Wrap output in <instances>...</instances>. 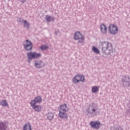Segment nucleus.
Wrapping results in <instances>:
<instances>
[{"label": "nucleus", "mask_w": 130, "mask_h": 130, "mask_svg": "<svg viewBox=\"0 0 130 130\" xmlns=\"http://www.w3.org/2000/svg\"><path fill=\"white\" fill-rule=\"evenodd\" d=\"M72 81L74 84H77L79 82H84L85 81V77L83 75L78 74L75 76Z\"/></svg>", "instance_id": "obj_4"}, {"label": "nucleus", "mask_w": 130, "mask_h": 130, "mask_svg": "<svg viewBox=\"0 0 130 130\" xmlns=\"http://www.w3.org/2000/svg\"><path fill=\"white\" fill-rule=\"evenodd\" d=\"M47 118H48V119H52V118H53V113H52V112H49L48 114L47 115Z\"/></svg>", "instance_id": "obj_19"}, {"label": "nucleus", "mask_w": 130, "mask_h": 130, "mask_svg": "<svg viewBox=\"0 0 130 130\" xmlns=\"http://www.w3.org/2000/svg\"><path fill=\"white\" fill-rule=\"evenodd\" d=\"M31 107H32L33 109L37 112H40V111H41V109H42V108L40 105H35L34 106H31Z\"/></svg>", "instance_id": "obj_14"}, {"label": "nucleus", "mask_w": 130, "mask_h": 130, "mask_svg": "<svg viewBox=\"0 0 130 130\" xmlns=\"http://www.w3.org/2000/svg\"><path fill=\"white\" fill-rule=\"evenodd\" d=\"M90 125L92 127V128H95V129H99L100 126H101V123L99 121H91L90 123Z\"/></svg>", "instance_id": "obj_5"}, {"label": "nucleus", "mask_w": 130, "mask_h": 130, "mask_svg": "<svg viewBox=\"0 0 130 130\" xmlns=\"http://www.w3.org/2000/svg\"><path fill=\"white\" fill-rule=\"evenodd\" d=\"M42 101V98L40 96H37L34 100H32L30 102L31 106H34L36 103H40Z\"/></svg>", "instance_id": "obj_7"}, {"label": "nucleus", "mask_w": 130, "mask_h": 130, "mask_svg": "<svg viewBox=\"0 0 130 130\" xmlns=\"http://www.w3.org/2000/svg\"><path fill=\"white\" fill-rule=\"evenodd\" d=\"M102 45L103 46L102 48L103 49H104L105 50L109 49L110 50V49H112V45H111V43H109L107 42H103L102 43Z\"/></svg>", "instance_id": "obj_6"}, {"label": "nucleus", "mask_w": 130, "mask_h": 130, "mask_svg": "<svg viewBox=\"0 0 130 130\" xmlns=\"http://www.w3.org/2000/svg\"><path fill=\"white\" fill-rule=\"evenodd\" d=\"M24 48L26 50L29 51L32 49V43L30 41L26 40L24 45Z\"/></svg>", "instance_id": "obj_8"}, {"label": "nucleus", "mask_w": 130, "mask_h": 130, "mask_svg": "<svg viewBox=\"0 0 130 130\" xmlns=\"http://www.w3.org/2000/svg\"><path fill=\"white\" fill-rule=\"evenodd\" d=\"M44 64L41 61H36L35 62V67L36 68H42Z\"/></svg>", "instance_id": "obj_12"}, {"label": "nucleus", "mask_w": 130, "mask_h": 130, "mask_svg": "<svg viewBox=\"0 0 130 130\" xmlns=\"http://www.w3.org/2000/svg\"><path fill=\"white\" fill-rule=\"evenodd\" d=\"M23 130H32V128L31 127V125L30 124V123H27L25 124L23 127Z\"/></svg>", "instance_id": "obj_15"}, {"label": "nucleus", "mask_w": 130, "mask_h": 130, "mask_svg": "<svg viewBox=\"0 0 130 130\" xmlns=\"http://www.w3.org/2000/svg\"><path fill=\"white\" fill-rule=\"evenodd\" d=\"M48 48V47L46 45H43L41 47V49H42V50H45V49H47Z\"/></svg>", "instance_id": "obj_22"}, {"label": "nucleus", "mask_w": 130, "mask_h": 130, "mask_svg": "<svg viewBox=\"0 0 130 130\" xmlns=\"http://www.w3.org/2000/svg\"><path fill=\"white\" fill-rule=\"evenodd\" d=\"M68 111V106L66 104H63L59 106V111L67 112Z\"/></svg>", "instance_id": "obj_9"}, {"label": "nucleus", "mask_w": 130, "mask_h": 130, "mask_svg": "<svg viewBox=\"0 0 130 130\" xmlns=\"http://www.w3.org/2000/svg\"><path fill=\"white\" fill-rule=\"evenodd\" d=\"M0 104L2 105V106H4V107H6V106H8V104L7 102V101L3 100L0 102Z\"/></svg>", "instance_id": "obj_20"}, {"label": "nucleus", "mask_w": 130, "mask_h": 130, "mask_svg": "<svg viewBox=\"0 0 130 130\" xmlns=\"http://www.w3.org/2000/svg\"><path fill=\"white\" fill-rule=\"evenodd\" d=\"M101 31L103 34H106V33H107V28H106L105 25H101Z\"/></svg>", "instance_id": "obj_13"}, {"label": "nucleus", "mask_w": 130, "mask_h": 130, "mask_svg": "<svg viewBox=\"0 0 130 130\" xmlns=\"http://www.w3.org/2000/svg\"><path fill=\"white\" fill-rule=\"evenodd\" d=\"M27 55L28 58L27 61L30 62L31 59H32V58H38V57H40L41 56V54L35 52H29L27 53Z\"/></svg>", "instance_id": "obj_1"}, {"label": "nucleus", "mask_w": 130, "mask_h": 130, "mask_svg": "<svg viewBox=\"0 0 130 130\" xmlns=\"http://www.w3.org/2000/svg\"><path fill=\"white\" fill-rule=\"evenodd\" d=\"M23 22H24V26L25 27V28H27V29H28L29 28V24L28 22H27V21L26 20H24L23 21Z\"/></svg>", "instance_id": "obj_21"}, {"label": "nucleus", "mask_w": 130, "mask_h": 130, "mask_svg": "<svg viewBox=\"0 0 130 130\" xmlns=\"http://www.w3.org/2000/svg\"><path fill=\"white\" fill-rule=\"evenodd\" d=\"M8 128V124L6 122H0V130H6Z\"/></svg>", "instance_id": "obj_10"}, {"label": "nucleus", "mask_w": 130, "mask_h": 130, "mask_svg": "<svg viewBox=\"0 0 130 130\" xmlns=\"http://www.w3.org/2000/svg\"><path fill=\"white\" fill-rule=\"evenodd\" d=\"M91 91L92 93H96V92H98V91H99V87L93 86L91 88Z\"/></svg>", "instance_id": "obj_18"}, {"label": "nucleus", "mask_w": 130, "mask_h": 130, "mask_svg": "<svg viewBox=\"0 0 130 130\" xmlns=\"http://www.w3.org/2000/svg\"><path fill=\"white\" fill-rule=\"evenodd\" d=\"M46 21L47 22H50V21H54V18L51 17V16H49L48 15H46L45 18Z\"/></svg>", "instance_id": "obj_16"}, {"label": "nucleus", "mask_w": 130, "mask_h": 130, "mask_svg": "<svg viewBox=\"0 0 130 130\" xmlns=\"http://www.w3.org/2000/svg\"><path fill=\"white\" fill-rule=\"evenodd\" d=\"M59 117L60 118H68V114L67 112L59 111Z\"/></svg>", "instance_id": "obj_11"}, {"label": "nucleus", "mask_w": 130, "mask_h": 130, "mask_svg": "<svg viewBox=\"0 0 130 130\" xmlns=\"http://www.w3.org/2000/svg\"><path fill=\"white\" fill-rule=\"evenodd\" d=\"M91 50L93 51V52H94V53H96V54H99L100 53L99 50H98V49L95 46L92 47Z\"/></svg>", "instance_id": "obj_17"}, {"label": "nucleus", "mask_w": 130, "mask_h": 130, "mask_svg": "<svg viewBox=\"0 0 130 130\" xmlns=\"http://www.w3.org/2000/svg\"><path fill=\"white\" fill-rule=\"evenodd\" d=\"M92 111L95 112V111H96V110L95 109H92Z\"/></svg>", "instance_id": "obj_23"}, {"label": "nucleus", "mask_w": 130, "mask_h": 130, "mask_svg": "<svg viewBox=\"0 0 130 130\" xmlns=\"http://www.w3.org/2000/svg\"><path fill=\"white\" fill-rule=\"evenodd\" d=\"M74 39H75V40H79V43H83L84 40H85L84 36L79 31L76 32L74 34Z\"/></svg>", "instance_id": "obj_2"}, {"label": "nucleus", "mask_w": 130, "mask_h": 130, "mask_svg": "<svg viewBox=\"0 0 130 130\" xmlns=\"http://www.w3.org/2000/svg\"><path fill=\"white\" fill-rule=\"evenodd\" d=\"M108 30L110 34L115 35V34H117L118 31V27H117V26L115 25V24H110L109 26Z\"/></svg>", "instance_id": "obj_3"}]
</instances>
